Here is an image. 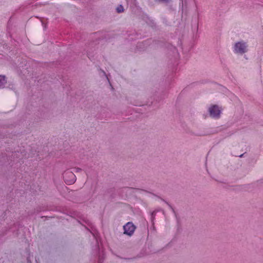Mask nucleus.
<instances>
[{"label": "nucleus", "instance_id": "nucleus-4", "mask_svg": "<svg viewBox=\"0 0 263 263\" xmlns=\"http://www.w3.org/2000/svg\"><path fill=\"white\" fill-rule=\"evenodd\" d=\"M7 83L6 77L5 76H0V88L4 87Z\"/></svg>", "mask_w": 263, "mask_h": 263}, {"label": "nucleus", "instance_id": "nucleus-2", "mask_svg": "<svg viewBox=\"0 0 263 263\" xmlns=\"http://www.w3.org/2000/svg\"><path fill=\"white\" fill-rule=\"evenodd\" d=\"M245 44L241 42H238L235 44V51L237 53H242L246 51Z\"/></svg>", "mask_w": 263, "mask_h": 263}, {"label": "nucleus", "instance_id": "nucleus-1", "mask_svg": "<svg viewBox=\"0 0 263 263\" xmlns=\"http://www.w3.org/2000/svg\"><path fill=\"white\" fill-rule=\"evenodd\" d=\"M135 226L131 222H128L124 226V234L128 235H132L135 230Z\"/></svg>", "mask_w": 263, "mask_h": 263}, {"label": "nucleus", "instance_id": "nucleus-5", "mask_svg": "<svg viewBox=\"0 0 263 263\" xmlns=\"http://www.w3.org/2000/svg\"><path fill=\"white\" fill-rule=\"evenodd\" d=\"M116 9L118 13L122 12L124 11L123 7L122 5H120L118 7H117Z\"/></svg>", "mask_w": 263, "mask_h": 263}, {"label": "nucleus", "instance_id": "nucleus-3", "mask_svg": "<svg viewBox=\"0 0 263 263\" xmlns=\"http://www.w3.org/2000/svg\"><path fill=\"white\" fill-rule=\"evenodd\" d=\"M210 115L213 117H218L220 113V110L217 105H213L209 108Z\"/></svg>", "mask_w": 263, "mask_h": 263}]
</instances>
